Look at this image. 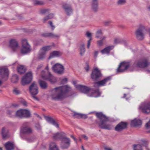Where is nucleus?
I'll return each instance as SVG.
<instances>
[{"label":"nucleus","instance_id":"obj_1","mask_svg":"<svg viewBox=\"0 0 150 150\" xmlns=\"http://www.w3.org/2000/svg\"><path fill=\"white\" fill-rule=\"evenodd\" d=\"M71 90V88L67 85L56 87L52 89L51 96L53 100H62L69 96L67 93Z\"/></svg>","mask_w":150,"mask_h":150},{"label":"nucleus","instance_id":"obj_2","mask_svg":"<svg viewBox=\"0 0 150 150\" xmlns=\"http://www.w3.org/2000/svg\"><path fill=\"white\" fill-rule=\"evenodd\" d=\"M96 115L100 121V122L98 123V125L101 128L108 130L111 129V127L110 125L105 124L108 120L107 117L101 112H97Z\"/></svg>","mask_w":150,"mask_h":150},{"label":"nucleus","instance_id":"obj_3","mask_svg":"<svg viewBox=\"0 0 150 150\" xmlns=\"http://www.w3.org/2000/svg\"><path fill=\"white\" fill-rule=\"evenodd\" d=\"M150 65V63L145 59H142L136 61L132 66L133 68V70L136 67H137L142 68H145Z\"/></svg>","mask_w":150,"mask_h":150},{"label":"nucleus","instance_id":"obj_4","mask_svg":"<svg viewBox=\"0 0 150 150\" xmlns=\"http://www.w3.org/2000/svg\"><path fill=\"white\" fill-rule=\"evenodd\" d=\"M22 48L21 49V53L24 54L30 53L31 51V46L28 40L26 39H23L22 40Z\"/></svg>","mask_w":150,"mask_h":150},{"label":"nucleus","instance_id":"obj_5","mask_svg":"<svg viewBox=\"0 0 150 150\" xmlns=\"http://www.w3.org/2000/svg\"><path fill=\"white\" fill-rule=\"evenodd\" d=\"M29 90L33 98L36 100H38L39 99L35 96L38 93V88L36 82H33L29 86Z\"/></svg>","mask_w":150,"mask_h":150},{"label":"nucleus","instance_id":"obj_6","mask_svg":"<svg viewBox=\"0 0 150 150\" xmlns=\"http://www.w3.org/2000/svg\"><path fill=\"white\" fill-rule=\"evenodd\" d=\"M16 116L20 118H28L31 116L30 111L27 109H21L18 110L16 113Z\"/></svg>","mask_w":150,"mask_h":150},{"label":"nucleus","instance_id":"obj_7","mask_svg":"<svg viewBox=\"0 0 150 150\" xmlns=\"http://www.w3.org/2000/svg\"><path fill=\"white\" fill-rule=\"evenodd\" d=\"M145 28L142 25H140L138 28L135 31L136 38L139 40H142L144 38V30Z\"/></svg>","mask_w":150,"mask_h":150},{"label":"nucleus","instance_id":"obj_8","mask_svg":"<svg viewBox=\"0 0 150 150\" xmlns=\"http://www.w3.org/2000/svg\"><path fill=\"white\" fill-rule=\"evenodd\" d=\"M33 78L32 74L31 71L27 73L22 78L21 83L24 86L28 84L32 81Z\"/></svg>","mask_w":150,"mask_h":150},{"label":"nucleus","instance_id":"obj_9","mask_svg":"<svg viewBox=\"0 0 150 150\" xmlns=\"http://www.w3.org/2000/svg\"><path fill=\"white\" fill-rule=\"evenodd\" d=\"M45 71H42L41 73V76L45 80L50 81L51 83H53L57 81V79L53 76L50 72H48L47 74L44 75Z\"/></svg>","mask_w":150,"mask_h":150},{"label":"nucleus","instance_id":"obj_10","mask_svg":"<svg viewBox=\"0 0 150 150\" xmlns=\"http://www.w3.org/2000/svg\"><path fill=\"white\" fill-rule=\"evenodd\" d=\"M130 66L129 63L125 61L121 62L116 69L117 73L125 72L127 69Z\"/></svg>","mask_w":150,"mask_h":150},{"label":"nucleus","instance_id":"obj_11","mask_svg":"<svg viewBox=\"0 0 150 150\" xmlns=\"http://www.w3.org/2000/svg\"><path fill=\"white\" fill-rule=\"evenodd\" d=\"M52 69L54 72L59 74H61L63 73L64 70V66L59 63L54 64L52 67Z\"/></svg>","mask_w":150,"mask_h":150},{"label":"nucleus","instance_id":"obj_12","mask_svg":"<svg viewBox=\"0 0 150 150\" xmlns=\"http://www.w3.org/2000/svg\"><path fill=\"white\" fill-rule=\"evenodd\" d=\"M139 109L141 110L144 113H149L150 112V102L145 101L139 107Z\"/></svg>","mask_w":150,"mask_h":150},{"label":"nucleus","instance_id":"obj_13","mask_svg":"<svg viewBox=\"0 0 150 150\" xmlns=\"http://www.w3.org/2000/svg\"><path fill=\"white\" fill-rule=\"evenodd\" d=\"M91 76L94 81H96L99 78L102 77V75L98 69L96 68L92 71Z\"/></svg>","mask_w":150,"mask_h":150},{"label":"nucleus","instance_id":"obj_14","mask_svg":"<svg viewBox=\"0 0 150 150\" xmlns=\"http://www.w3.org/2000/svg\"><path fill=\"white\" fill-rule=\"evenodd\" d=\"M127 122H121L115 126V130L117 132H121L127 128Z\"/></svg>","mask_w":150,"mask_h":150},{"label":"nucleus","instance_id":"obj_15","mask_svg":"<svg viewBox=\"0 0 150 150\" xmlns=\"http://www.w3.org/2000/svg\"><path fill=\"white\" fill-rule=\"evenodd\" d=\"M70 140L69 138L65 137L61 140V147L63 149H67L70 146Z\"/></svg>","mask_w":150,"mask_h":150},{"label":"nucleus","instance_id":"obj_16","mask_svg":"<svg viewBox=\"0 0 150 150\" xmlns=\"http://www.w3.org/2000/svg\"><path fill=\"white\" fill-rule=\"evenodd\" d=\"M9 46L13 52L16 51L19 47L18 42L15 39H11L10 40Z\"/></svg>","mask_w":150,"mask_h":150},{"label":"nucleus","instance_id":"obj_17","mask_svg":"<svg viewBox=\"0 0 150 150\" xmlns=\"http://www.w3.org/2000/svg\"><path fill=\"white\" fill-rule=\"evenodd\" d=\"M0 75L2 76V78L6 81L8 76V71L7 68L4 67L0 68Z\"/></svg>","mask_w":150,"mask_h":150},{"label":"nucleus","instance_id":"obj_18","mask_svg":"<svg viewBox=\"0 0 150 150\" xmlns=\"http://www.w3.org/2000/svg\"><path fill=\"white\" fill-rule=\"evenodd\" d=\"M111 79L110 76H108L103 80L96 82L94 83V86L95 87L96 85L98 86H103L105 85L106 83L110 81Z\"/></svg>","mask_w":150,"mask_h":150},{"label":"nucleus","instance_id":"obj_19","mask_svg":"<svg viewBox=\"0 0 150 150\" xmlns=\"http://www.w3.org/2000/svg\"><path fill=\"white\" fill-rule=\"evenodd\" d=\"M62 7L68 15H70L72 13V9L70 4L64 3L63 4Z\"/></svg>","mask_w":150,"mask_h":150},{"label":"nucleus","instance_id":"obj_20","mask_svg":"<svg viewBox=\"0 0 150 150\" xmlns=\"http://www.w3.org/2000/svg\"><path fill=\"white\" fill-rule=\"evenodd\" d=\"M76 88L81 91L85 93H87L91 90V88L84 86L81 85H76Z\"/></svg>","mask_w":150,"mask_h":150},{"label":"nucleus","instance_id":"obj_21","mask_svg":"<svg viewBox=\"0 0 150 150\" xmlns=\"http://www.w3.org/2000/svg\"><path fill=\"white\" fill-rule=\"evenodd\" d=\"M21 132L23 134H30L33 133V130L31 127L28 126H25L22 128Z\"/></svg>","mask_w":150,"mask_h":150},{"label":"nucleus","instance_id":"obj_22","mask_svg":"<svg viewBox=\"0 0 150 150\" xmlns=\"http://www.w3.org/2000/svg\"><path fill=\"white\" fill-rule=\"evenodd\" d=\"M62 54V53L60 51H54L50 53L48 59H50L55 57H58L61 56Z\"/></svg>","mask_w":150,"mask_h":150},{"label":"nucleus","instance_id":"obj_23","mask_svg":"<svg viewBox=\"0 0 150 150\" xmlns=\"http://www.w3.org/2000/svg\"><path fill=\"white\" fill-rule=\"evenodd\" d=\"M65 134L64 132L57 133L54 134L53 136V138L55 139H61V140L65 136Z\"/></svg>","mask_w":150,"mask_h":150},{"label":"nucleus","instance_id":"obj_24","mask_svg":"<svg viewBox=\"0 0 150 150\" xmlns=\"http://www.w3.org/2000/svg\"><path fill=\"white\" fill-rule=\"evenodd\" d=\"M45 118L46 120L48 122H50L52 124L57 128H59V124L52 118L47 116L45 117Z\"/></svg>","mask_w":150,"mask_h":150},{"label":"nucleus","instance_id":"obj_25","mask_svg":"<svg viewBox=\"0 0 150 150\" xmlns=\"http://www.w3.org/2000/svg\"><path fill=\"white\" fill-rule=\"evenodd\" d=\"M1 134L3 138L4 139L9 137L10 136L8 130L4 127H3L2 129Z\"/></svg>","mask_w":150,"mask_h":150},{"label":"nucleus","instance_id":"obj_26","mask_svg":"<svg viewBox=\"0 0 150 150\" xmlns=\"http://www.w3.org/2000/svg\"><path fill=\"white\" fill-rule=\"evenodd\" d=\"M142 124V121L139 119H136L132 120L131 123V125L133 126H138L141 125Z\"/></svg>","mask_w":150,"mask_h":150},{"label":"nucleus","instance_id":"obj_27","mask_svg":"<svg viewBox=\"0 0 150 150\" xmlns=\"http://www.w3.org/2000/svg\"><path fill=\"white\" fill-rule=\"evenodd\" d=\"M114 46H109L101 50L100 52L103 54H109L110 52V51L112 50Z\"/></svg>","mask_w":150,"mask_h":150},{"label":"nucleus","instance_id":"obj_28","mask_svg":"<svg viewBox=\"0 0 150 150\" xmlns=\"http://www.w3.org/2000/svg\"><path fill=\"white\" fill-rule=\"evenodd\" d=\"M5 146L6 150H13L14 149V144L10 142L6 143Z\"/></svg>","mask_w":150,"mask_h":150},{"label":"nucleus","instance_id":"obj_29","mask_svg":"<svg viewBox=\"0 0 150 150\" xmlns=\"http://www.w3.org/2000/svg\"><path fill=\"white\" fill-rule=\"evenodd\" d=\"M39 82L41 88L43 89H46L48 86L47 83L45 81L40 80L39 81Z\"/></svg>","mask_w":150,"mask_h":150},{"label":"nucleus","instance_id":"obj_30","mask_svg":"<svg viewBox=\"0 0 150 150\" xmlns=\"http://www.w3.org/2000/svg\"><path fill=\"white\" fill-rule=\"evenodd\" d=\"M86 35L87 37L90 38L89 39L88 41L87 45V48L89 49L90 45L91 42L92 40L91 34L88 31L86 32Z\"/></svg>","mask_w":150,"mask_h":150},{"label":"nucleus","instance_id":"obj_31","mask_svg":"<svg viewBox=\"0 0 150 150\" xmlns=\"http://www.w3.org/2000/svg\"><path fill=\"white\" fill-rule=\"evenodd\" d=\"M17 71L19 74H21L25 72L26 69L24 66L20 65L18 67Z\"/></svg>","mask_w":150,"mask_h":150},{"label":"nucleus","instance_id":"obj_32","mask_svg":"<svg viewBox=\"0 0 150 150\" xmlns=\"http://www.w3.org/2000/svg\"><path fill=\"white\" fill-rule=\"evenodd\" d=\"M50 150H59L56 144L54 142H52L50 143Z\"/></svg>","mask_w":150,"mask_h":150},{"label":"nucleus","instance_id":"obj_33","mask_svg":"<svg viewBox=\"0 0 150 150\" xmlns=\"http://www.w3.org/2000/svg\"><path fill=\"white\" fill-rule=\"evenodd\" d=\"M80 54L81 56H83L85 52V45L84 44H81L80 46Z\"/></svg>","mask_w":150,"mask_h":150},{"label":"nucleus","instance_id":"obj_34","mask_svg":"<svg viewBox=\"0 0 150 150\" xmlns=\"http://www.w3.org/2000/svg\"><path fill=\"white\" fill-rule=\"evenodd\" d=\"M18 80V77L16 74H13L12 76L11 81L12 83H16L17 82Z\"/></svg>","mask_w":150,"mask_h":150},{"label":"nucleus","instance_id":"obj_35","mask_svg":"<svg viewBox=\"0 0 150 150\" xmlns=\"http://www.w3.org/2000/svg\"><path fill=\"white\" fill-rule=\"evenodd\" d=\"M98 4H91L92 9L94 12H96L98 9Z\"/></svg>","mask_w":150,"mask_h":150},{"label":"nucleus","instance_id":"obj_36","mask_svg":"<svg viewBox=\"0 0 150 150\" xmlns=\"http://www.w3.org/2000/svg\"><path fill=\"white\" fill-rule=\"evenodd\" d=\"M33 4L35 5H42L44 4L43 2L38 0H33Z\"/></svg>","mask_w":150,"mask_h":150},{"label":"nucleus","instance_id":"obj_37","mask_svg":"<svg viewBox=\"0 0 150 150\" xmlns=\"http://www.w3.org/2000/svg\"><path fill=\"white\" fill-rule=\"evenodd\" d=\"M76 115L79 116L81 118L84 119H86L87 117V116L86 115L79 114L78 113H75L73 116H76Z\"/></svg>","mask_w":150,"mask_h":150},{"label":"nucleus","instance_id":"obj_38","mask_svg":"<svg viewBox=\"0 0 150 150\" xmlns=\"http://www.w3.org/2000/svg\"><path fill=\"white\" fill-rule=\"evenodd\" d=\"M133 146L134 150H142V146L140 145L134 144Z\"/></svg>","mask_w":150,"mask_h":150},{"label":"nucleus","instance_id":"obj_39","mask_svg":"<svg viewBox=\"0 0 150 150\" xmlns=\"http://www.w3.org/2000/svg\"><path fill=\"white\" fill-rule=\"evenodd\" d=\"M45 52H42V51L40 52L38 55V58L40 59H43L45 57Z\"/></svg>","mask_w":150,"mask_h":150},{"label":"nucleus","instance_id":"obj_40","mask_svg":"<svg viewBox=\"0 0 150 150\" xmlns=\"http://www.w3.org/2000/svg\"><path fill=\"white\" fill-rule=\"evenodd\" d=\"M59 35H55L52 33H48V37H50L52 38H58L59 37Z\"/></svg>","mask_w":150,"mask_h":150},{"label":"nucleus","instance_id":"obj_41","mask_svg":"<svg viewBox=\"0 0 150 150\" xmlns=\"http://www.w3.org/2000/svg\"><path fill=\"white\" fill-rule=\"evenodd\" d=\"M103 34L101 30H98L96 33V37L98 38H100L102 35Z\"/></svg>","mask_w":150,"mask_h":150},{"label":"nucleus","instance_id":"obj_42","mask_svg":"<svg viewBox=\"0 0 150 150\" xmlns=\"http://www.w3.org/2000/svg\"><path fill=\"white\" fill-rule=\"evenodd\" d=\"M51 46H47L42 47L41 49V50L42 52H45L47 51L50 50L51 49Z\"/></svg>","mask_w":150,"mask_h":150},{"label":"nucleus","instance_id":"obj_43","mask_svg":"<svg viewBox=\"0 0 150 150\" xmlns=\"http://www.w3.org/2000/svg\"><path fill=\"white\" fill-rule=\"evenodd\" d=\"M13 93L15 94L18 95L20 93V92L17 88H15L13 90Z\"/></svg>","mask_w":150,"mask_h":150},{"label":"nucleus","instance_id":"obj_44","mask_svg":"<svg viewBox=\"0 0 150 150\" xmlns=\"http://www.w3.org/2000/svg\"><path fill=\"white\" fill-rule=\"evenodd\" d=\"M126 2L125 0H119L117 1V4L119 5H122Z\"/></svg>","mask_w":150,"mask_h":150},{"label":"nucleus","instance_id":"obj_45","mask_svg":"<svg viewBox=\"0 0 150 150\" xmlns=\"http://www.w3.org/2000/svg\"><path fill=\"white\" fill-rule=\"evenodd\" d=\"M14 113L13 111L11 110H8L7 111V114L10 116L12 115Z\"/></svg>","mask_w":150,"mask_h":150},{"label":"nucleus","instance_id":"obj_46","mask_svg":"<svg viewBox=\"0 0 150 150\" xmlns=\"http://www.w3.org/2000/svg\"><path fill=\"white\" fill-rule=\"evenodd\" d=\"M112 22L110 21H106L104 22L103 24L105 26H108Z\"/></svg>","mask_w":150,"mask_h":150},{"label":"nucleus","instance_id":"obj_47","mask_svg":"<svg viewBox=\"0 0 150 150\" xmlns=\"http://www.w3.org/2000/svg\"><path fill=\"white\" fill-rule=\"evenodd\" d=\"M21 104L24 106L27 107L28 106V103L26 101L24 100L21 101Z\"/></svg>","mask_w":150,"mask_h":150},{"label":"nucleus","instance_id":"obj_48","mask_svg":"<svg viewBox=\"0 0 150 150\" xmlns=\"http://www.w3.org/2000/svg\"><path fill=\"white\" fill-rule=\"evenodd\" d=\"M35 127L38 130H40L41 129V127L39 123H36L35 124Z\"/></svg>","mask_w":150,"mask_h":150},{"label":"nucleus","instance_id":"obj_49","mask_svg":"<svg viewBox=\"0 0 150 150\" xmlns=\"http://www.w3.org/2000/svg\"><path fill=\"white\" fill-rule=\"evenodd\" d=\"M86 67L85 68V69L86 71H88L89 69V65L88 62H86Z\"/></svg>","mask_w":150,"mask_h":150},{"label":"nucleus","instance_id":"obj_50","mask_svg":"<svg viewBox=\"0 0 150 150\" xmlns=\"http://www.w3.org/2000/svg\"><path fill=\"white\" fill-rule=\"evenodd\" d=\"M146 127L147 129H150V120L146 124Z\"/></svg>","mask_w":150,"mask_h":150},{"label":"nucleus","instance_id":"obj_51","mask_svg":"<svg viewBox=\"0 0 150 150\" xmlns=\"http://www.w3.org/2000/svg\"><path fill=\"white\" fill-rule=\"evenodd\" d=\"M97 43L99 46H101L103 45V40H100L97 41Z\"/></svg>","mask_w":150,"mask_h":150},{"label":"nucleus","instance_id":"obj_52","mask_svg":"<svg viewBox=\"0 0 150 150\" xmlns=\"http://www.w3.org/2000/svg\"><path fill=\"white\" fill-rule=\"evenodd\" d=\"M120 39L116 38L114 40V42L115 44L120 43Z\"/></svg>","mask_w":150,"mask_h":150},{"label":"nucleus","instance_id":"obj_53","mask_svg":"<svg viewBox=\"0 0 150 150\" xmlns=\"http://www.w3.org/2000/svg\"><path fill=\"white\" fill-rule=\"evenodd\" d=\"M48 18L50 19L52 18L54 16V14L53 13H50L47 16Z\"/></svg>","mask_w":150,"mask_h":150},{"label":"nucleus","instance_id":"obj_54","mask_svg":"<svg viewBox=\"0 0 150 150\" xmlns=\"http://www.w3.org/2000/svg\"><path fill=\"white\" fill-rule=\"evenodd\" d=\"M48 11V10L47 9H44L42 10L41 11V13L43 14H45L46 12Z\"/></svg>","mask_w":150,"mask_h":150},{"label":"nucleus","instance_id":"obj_55","mask_svg":"<svg viewBox=\"0 0 150 150\" xmlns=\"http://www.w3.org/2000/svg\"><path fill=\"white\" fill-rule=\"evenodd\" d=\"M43 65L42 64H40L38 65L37 68V71L39 70L42 67Z\"/></svg>","mask_w":150,"mask_h":150},{"label":"nucleus","instance_id":"obj_56","mask_svg":"<svg viewBox=\"0 0 150 150\" xmlns=\"http://www.w3.org/2000/svg\"><path fill=\"white\" fill-rule=\"evenodd\" d=\"M41 35L43 37H48V33L42 34Z\"/></svg>","mask_w":150,"mask_h":150},{"label":"nucleus","instance_id":"obj_57","mask_svg":"<svg viewBox=\"0 0 150 150\" xmlns=\"http://www.w3.org/2000/svg\"><path fill=\"white\" fill-rule=\"evenodd\" d=\"M92 4H98V0H92Z\"/></svg>","mask_w":150,"mask_h":150},{"label":"nucleus","instance_id":"obj_58","mask_svg":"<svg viewBox=\"0 0 150 150\" xmlns=\"http://www.w3.org/2000/svg\"><path fill=\"white\" fill-rule=\"evenodd\" d=\"M94 93H98L99 94V95L97 96H95V97H97L99 96H100V93H99V91H98V89H97V90H95L94 91Z\"/></svg>","mask_w":150,"mask_h":150},{"label":"nucleus","instance_id":"obj_59","mask_svg":"<svg viewBox=\"0 0 150 150\" xmlns=\"http://www.w3.org/2000/svg\"><path fill=\"white\" fill-rule=\"evenodd\" d=\"M98 52L97 51H96L95 52H94V57L95 58H96L98 55Z\"/></svg>","mask_w":150,"mask_h":150},{"label":"nucleus","instance_id":"obj_60","mask_svg":"<svg viewBox=\"0 0 150 150\" xmlns=\"http://www.w3.org/2000/svg\"><path fill=\"white\" fill-rule=\"evenodd\" d=\"M48 17L47 16L45 17L43 19V22L45 23L46 21H47L49 19L48 18Z\"/></svg>","mask_w":150,"mask_h":150},{"label":"nucleus","instance_id":"obj_61","mask_svg":"<svg viewBox=\"0 0 150 150\" xmlns=\"http://www.w3.org/2000/svg\"><path fill=\"white\" fill-rule=\"evenodd\" d=\"M67 81V79L66 78H65L63 79L62 81V82H64L65 83H66Z\"/></svg>","mask_w":150,"mask_h":150},{"label":"nucleus","instance_id":"obj_62","mask_svg":"<svg viewBox=\"0 0 150 150\" xmlns=\"http://www.w3.org/2000/svg\"><path fill=\"white\" fill-rule=\"evenodd\" d=\"M21 137L23 139H26V140H27V141H28V142H29L30 141H29V139L28 138H26L25 137H23L22 135L21 134Z\"/></svg>","mask_w":150,"mask_h":150},{"label":"nucleus","instance_id":"obj_63","mask_svg":"<svg viewBox=\"0 0 150 150\" xmlns=\"http://www.w3.org/2000/svg\"><path fill=\"white\" fill-rule=\"evenodd\" d=\"M83 137L86 140H87L88 139V137L85 135H83Z\"/></svg>","mask_w":150,"mask_h":150},{"label":"nucleus","instance_id":"obj_64","mask_svg":"<svg viewBox=\"0 0 150 150\" xmlns=\"http://www.w3.org/2000/svg\"><path fill=\"white\" fill-rule=\"evenodd\" d=\"M104 149L105 150H112L111 148H109L105 147Z\"/></svg>","mask_w":150,"mask_h":150}]
</instances>
